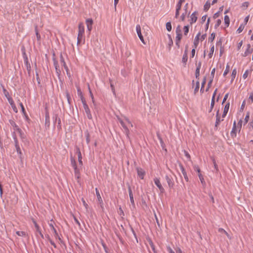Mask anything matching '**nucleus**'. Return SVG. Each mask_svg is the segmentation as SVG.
Here are the masks:
<instances>
[{
	"label": "nucleus",
	"instance_id": "39448f33",
	"mask_svg": "<svg viewBox=\"0 0 253 253\" xmlns=\"http://www.w3.org/2000/svg\"><path fill=\"white\" fill-rule=\"evenodd\" d=\"M165 178L168 184L169 187L170 189L172 188L174 185V182L173 178L170 175H166Z\"/></svg>",
	"mask_w": 253,
	"mask_h": 253
},
{
	"label": "nucleus",
	"instance_id": "c756f323",
	"mask_svg": "<svg viewBox=\"0 0 253 253\" xmlns=\"http://www.w3.org/2000/svg\"><path fill=\"white\" fill-rule=\"evenodd\" d=\"M224 23H225V24L226 25V27L229 26V23H230V19H229L228 16H227V15H225L224 16Z\"/></svg>",
	"mask_w": 253,
	"mask_h": 253
},
{
	"label": "nucleus",
	"instance_id": "a211bd4d",
	"mask_svg": "<svg viewBox=\"0 0 253 253\" xmlns=\"http://www.w3.org/2000/svg\"><path fill=\"white\" fill-rule=\"evenodd\" d=\"M76 150H77V153L78 154V161H79V164L81 165H83V162L82 160V154H81L80 150L79 148H78V147H77Z\"/></svg>",
	"mask_w": 253,
	"mask_h": 253
},
{
	"label": "nucleus",
	"instance_id": "ddd939ff",
	"mask_svg": "<svg viewBox=\"0 0 253 253\" xmlns=\"http://www.w3.org/2000/svg\"><path fill=\"white\" fill-rule=\"evenodd\" d=\"M136 32H137V34L138 35V36L139 38L140 39L141 41L142 42L144 43V39H143V36L142 35V34L141 33V27H140V26L139 25H136Z\"/></svg>",
	"mask_w": 253,
	"mask_h": 253
},
{
	"label": "nucleus",
	"instance_id": "9b49d317",
	"mask_svg": "<svg viewBox=\"0 0 253 253\" xmlns=\"http://www.w3.org/2000/svg\"><path fill=\"white\" fill-rule=\"evenodd\" d=\"M84 110L85 111V112L86 114L87 117L88 119L91 120L92 119V115L90 113V109L87 105V104H84V106H83Z\"/></svg>",
	"mask_w": 253,
	"mask_h": 253
},
{
	"label": "nucleus",
	"instance_id": "6e6d98bb",
	"mask_svg": "<svg viewBox=\"0 0 253 253\" xmlns=\"http://www.w3.org/2000/svg\"><path fill=\"white\" fill-rule=\"evenodd\" d=\"M182 38V34H176L175 40L180 41Z\"/></svg>",
	"mask_w": 253,
	"mask_h": 253
},
{
	"label": "nucleus",
	"instance_id": "e433bc0d",
	"mask_svg": "<svg viewBox=\"0 0 253 253\" xmlns=\"http://www.w3.org/2000/svg\"><path fill=\"white\" fill-rule=\"evenodd\" d=\"M166 29L168 31H170L171 30V25L170 22H168L166 24Z\"/></svg>",
	"mask_w": 253,
	"mask_h": 253
},
{
	"label": "nucleus",
	"instance_id": "72a5a7b5",
	"mask_svg": "<svg viewBox=\"0 0 253 253\" xmlns=\"http://www.w3.org/2000/svg\"><path fill=\"white\" fill-rule=\"evenodd\" d=\"M71 164L75 169V172L76 173L78 171V169H77V167L75 161L74 160H72Z\"/></svg>",
	"mask_w": 253,
	"mask_h": 253
},
{
	"label": "nucleus",
	"instance_id": "ea45409f",
	"mask_svg": "<svg viewBox=\"0 0 253 253\" xmlns=\"http://www.w3.org/2000/svg\"><path fill=\"white\" fill-rule=\"evenodd\" d=\"M253 51L252 49H247L245 52H244V54L243 55L244 56H247L249 54L251 53Z\"/></svg>",
	"mask_w": 253,
	"mask_h": 253
},
{
	"label": "nucleus",
	"instance_id": "338daca9",
	"mask_svg": "<svg viewBox=\"0 0 253 253\" xmlns=\"http://www.w3.org/2000/svg\"><path fill=\"white\" fill-rule=\"evenodd\" d=\"M66 94V97H67L68 102V103L69 104H70V99H71V98H70V94H69V93L68 92H67Z\"/></svg>",
	"mask_w": 253,
	"mask_h": 253
},
{
	"label": "nucleus",
	"instance_id": "cd10ccee",
	"mask_svg": "<svg viewBox=\"0 0 253 253\" xmlns=\"http://www.w3.org/2000/svg\"><path fill=\"white\" fill-rule=\"evenodd\" d=\"M95 191H96V196H97L98 200V201H99V202L100 203H101L102 202V198H101V196L100 195V193L99 192V191H98V190L97 188H96L95 189Z\"/></svg>",
	"mask_w": 253,
	"mask_h": 253
},
{
	"label": "nucleus",
	"instance_id": "b1692460",
	"mask_svg": "<svg viewBox=\"0 0 253 253\" xmlns=\"http://www.w3.org/2000/svg\"><path fill=\"white\" fill-rule=\"evenodd\" d=\"M45 126H47L48 127L49 126V125H50V117H49V114L48 113H46L45 114Z\"/></svg>",
	"mask_w": 253,
	"mask_h": 253
},
{
	"label": "nucleus",
	"instance_id": "dca6fc26",
	"mask_svg": "<svg viewBox=\"0 0 253 253\" xmlns=\"http://www.w3.org/2000/svg\"><path fill=\"white\" fill-rule=\"evenodd\" d=\"M128 193H129V196L131 204H132V205L133 207H134L135 204H134V199H133V194H132V190H131L130 186L128 187Z\"/></svg>",
	"mask_w": 253,
	"mask_h": 253
},
{
	"label": "nucleus",
	"instance_id": "f03ea898",
	"mask_svg": "<svg viewBox=\"0 0 253 253\" xmlns=\"http://www.w3.org/2000/svg\"><path fill=\"white\" fill-rule=\"evenodd\" d=\"M127 125H129L131 127H132V126H133L132 123L129 120V119L126 118L125 119L124 123L123 124H122L121 126H122V127L124 129L125 133H126V134L127 137L128 138L129 137L128 134H129V129L128 128V127L127 126Z\"/></svg>",
	"mask_w": 253,
	"mask_h": 253
},
{
	"label": "nucleus",
	"instance_id": "423d86ee",
	"mask_svg": "<svg viewBox=\"0 0 253 253\" xmlns=\"http://www.w3.org/2000/svg\"><path fill=\"white\" fill-rule=\"evenodd\" d=\"M154 182L155 185L157 186V187L160 190L161 193H163L165 192V189L163 187L161 183L160 182V179L158 177H155L154 178Z\"/></svg>",
	"mask_w": 253,
	"mask_h": 253
},
{
	"label": "nucleus",
	"instance_id": "5fc2aeb1",
	"mask_svg": "<svg viewBox=\"0 0 253 253\" xmlns=\"http://www.w3.org/2000/svg\"><path fill=\"white\" fill-rule=\"evenodd\" d=\"M249 3L248 1L244 2L242 4V7H244L245 9L249 6Z\"/></svg>",
	"mask_w": 253,
	"mask_h": 253
},
{
	"label": "nucleus",
	"instance_id": "4d7b16f0",
	"mask_svg": "<svg viewBox=\"0 0 253 253\" xmlns=\"http://www.w3.org/2000/svg\"><path fill=\"white\" fill-rule=\"evenodd\" d=\"M200 70L199 68L196 69L195 77L196 79H199L200 76Z\"/></svg>",
	"mask_w": 253,
	"mask_h": 253
},
{
	"label": "nucleus",
	"instance_id": "e2e57ef3",
	"mask_svg": "<svg viewBox=\"0 0 253 253\" xmlns=\"http://www.w3.org/2000/svg\"><path fill=\"white\" fill-rule=\"evenodd\" d=\"M249 117H250L249 113H248L246 115V116L245 117V124H247V122L249 121Z\"/></svg>",
	"mask_w": 253,
	"mask_h": 253
},
{
	"label": "nucleus",
	"instance_id": "6ab92c4d",
	"mask_svg": "<svg viewBox=\"0 0 253 253\" xmlns=\"http://www.w3.org/2000/svg\"><path fill=\"white\" fill-rule=\"evenodd\" d=\"M169 41L168 42V48L169 51L170 50L171 46L173 45V41L171 38V36L169 34L168 35Z\"/></svg>",
	"mask_w": 253,
	"mask_h": 253
},
{
	"label": "nucleus",
	"instance_id": "aec40b11",
	"mask_svg": "<svg viewBox=\"0 0 253 253\" xmlns=\"http://www.w3.org/2000/svg\"><path fill=\"white\" fill-rule=\"evenodd\" d=\"M219 111L217 110V111L216 112V121H215V126H217L219 124V123L221 122V121H223V119L222 120L220 119V117L219 116Z\"/></svg>",
	"mask_w": 253,
	"mask_h": 253
},
{
	"label": "nucleus",
	"instance_id": "603ef678",
	"mask_svg": "<svg viewBox=\"0 0 253 253\" xmlns=\"http://www.w3.org/2000/svg\"><path fill=\"white\" fill-rule=\"evenodd\" d=\"M198 176L199 177V179L202 184L205 183L204 178L203 177V176L201 174H198Z\"/></svg>",
	"mask_w": 253,
	"mask_h": 253
},
{
	"label": "nucleus",
	"instance_id": "58836bf2",
	"mask_svg": "<svg viewBox=\"0 0 253 253\" xmlns=\"http://www.w3.org/2000/svg\"><path fill=\"white\" fill-rule=\"evenodd\" d=\"M3 94H4V96L6 97L7 99H8V98L10 97L8 92L4 87H3Z\"/></svg>",
	"mask_w": 253,
	"mask_h": 253
},
{
	"label": "nucleus",
	"instance_id": "4be33fe9",
	"mask_svg": "<svg viewBox=\"0 0 253 253\" xmlns=\"http://www.w3.org/2000/svg\"><path fill=\"white\" fill-rule=\"evenodd\" d=\"M188 59V56H187V50L186 49L185 50L184 53L183 55L182 59V62L186 65V62L187 61Z\"/></svg>",
	"mask_w": 253,
	"mask_h": 253
},
{
	"label": "nucleus",
	"instance_id": "052dcab7",
	"mask_svg": "<svg viewBox=\"0 0 253 253\" xmlns=\"http://www.w3.org/2000/svg\"><path fill=\"white\" fill-rule=\"evenodd\" d=\"M20 106L21 107V110H22V113L24 114H26V112H25V109H24V107L23 105V104L22 103H20Z\"/></svg>",
	"mask_w": 253,
	"mask_h": 253
},
{
	"label": "nucleus",
	"instance_id": "49530a36",
	"mask_svg": "<svg viewBox=\"0 0 253 253\" xmlns=\"http://www.w3.org/2000/svg\"><path fill=\"white\" fill-rule=\"evenodd\" d=\"M221 20L220 19H218L216 21V23L214 25V28L215 29L219 27V26L221 24Z\"/></svg>",
	"mask_w": 253,
	"mask_h": 253
},
{
	"label": "nucleus",
	"instance_id": "79ce46f5",
	"mask_svg": "<svg viewBox=\"0 0 253 253\" xmlns=\"http://www.w3.org/2000/svg\"><path fill=\"white\" fill-rule=\"evenodd\" d=\"M49 225L51 228V230L54 233L55 235H57V231L55 228L54 227L53 224L52 223H49Z\"/></svg>",
	"mask_w": 253,
	"mask_h": 253
},
{
	"label": "nucleus",
	"instance_id": "3c124183",
	"mask_svg": "<svg viewBox=\"0 0 253 253\" xmlns=\"http://www.w3.org/2000/svg\"><path fill=\"white\" fill-rule=\"evenodd\" d=\"M194 169L198 172V173H200V169L197 165H194L193 167Z\"/></svg>",
	"mask_w": 253,
	"mask_h": 253
},
{
	"label": "nucleus",
	"instance_id": "37998d69",
	"mask_svg": "<svg viewBox=\"0 0 253 253\" xmlns=\"http://www.w3.org/2000/svg\"><path fill=\"white\" fill-rule=\"evenodd\" d=\"M229 66L228 65H226V69L223 73V76H225L229 71Z\"/></svg>",
	"mask_w": 253,
	"mask_h": 253
},
{
	"label": "nucleus",
	"instance_id": "a19ab883",
	"mask_svg": "<svg viewBox=\"0 0 253 253\" xmlns=\"http://www.w3.org/2000/svg\"><path fill=\"white\" fill-rule=\"evenodd\" d=\"M236 74H237L236 69H233L232 72V75H231L232 80H233L235 79Z\"/></svg>",
	"mask_w": 253,
	"mask_h": 253
},
{
	"label": "nucleus",
	"instance_id": "4c0bfd02",
	"mask_svg": "<svg viewBox=\"0 0 253 253\" xmlns=\"http://www.w3.org/2000/svg\"><path fill=\"white\" fill-rule=\"evenodd\" d=\"M215 34L214 33L211 34V36L209 38V42H212L215 38Z\"/></svg>",
	"mask_w": 253,
	"mask_h": 253
},
{
	"label": "nucleus",
	"instance_id": "1a4fd4ad",
	"mask_svg": "<svg viewBox=\"0 0 253 253\" xmlns=\"http://www.w3.org/2000/svg\"><path fill=\"white\" fill-rule=\"evenodd\" d=\"M24 63L26 66L27 70L28 71V74L30 75L31 70V67L30 63L28 61V59L25 53H24Z\"/></svg>",
	"mask_w": 253,
	"mask_h": 253
},
{
	"label": "nucleus",
	"instance_id": "f8f14e48",
	"mask_svg": "<svg viewBox=\"0 0 253 253\" xmlns=\"http://www.w3.org/2000/svg\"><path fill=\"white\" fill-rule=\"evenodd\" d=\"M85 22L86 24L87 30L88 31L89 33H90L92 28L93 20L92 19L88 18L86 20Z\"/></svg>",
	"mask_w": 253,
	"mask_h": 253
},
{
	"label": "nucleus",
	"instance_id": "a878e982",
	"mask_svg": "<svg viewBox=\"0 0 253 253\" xmlns=\"http://www.w3.org/2000/svg\"><path fill=\"white\" fill-rule=\"evenodd\" d=\"M216 91H217V89H216L214 90L213 95H212V99H211V109L213 108L214 105V97H215V96L216 94Z\"/></svg>",
	"mask_w": 253,
	"mask_h": 253
},
{
	"label": "nucleus",
	"instance_id": "864d4df0",
	"mask_svg": "<svg viewBox=\"0 0 253 253\" xmlns=\"http://www.w3.org/2000/svg\"><path fill=\"white\" fill-rule=\"evenodd\" d=\"M229 105H230V103L229 102H228L225 106L224 108V111H225V112H228V110H229Z\"/></svg>",
	"mask_w": 253,
	"mask_h": 253
},
{
	"label": "nucleus",
	"instance_id": "4468645a",
	"mask_svg": "<svg viewBox=\"0 0 253 253\" xmlns=\"http://www.w3.org/2000/svg\"><path fill=\"white\" fill-rule=\"evenodd\" d=\"M179 167L180 169V170L181 171V172L182 173V174H183V175L184 176L185 180L186 181H188L189 178H188V175L187 174V173L186 172V170H185L183 165L181 164H179Z\"/></svg>",
	"mask_w": 253,
	"mask_h": 253
},
{
	"label": "nucleus",
	"instance_id": "0e129e2a",
	"mask_svg": "<svg viewBox=\"0 0 253 253\" xmlns=\"http://www.w3.org/2000/svg\"><path fill=\"white\" fill-rule=\"evenodd\" d=\"M228 95H229V93H226L224 95V97L223 99L222 100V104H223L225 102V101L226 100V99H227V98L228 97Z\"/></svg>",
	"mask_w": 253,
	"mask_h": 253
},
{
	"label": "nucleus",
	"instance_id": "c03bdc74",
	"mask_svg": "<svg viewBox=\"0 0 253 253\" xmlns=\"http://www.w3.org/2000/svg\"><path fill=\"white\" fill-rule=\"evenodd\" d=\"M199 82L198 81H197L196 82V86L195 87V89H194V93H196V92L198 91L199 89Z\"/></svg>",
	"mask_w": 253,
	"mask_h": 253
},
{
	"label": "nucleus",
	"instance_id": "bb28decb",
	"mask_svg": "<svg viewBox=\"0 0 253 253\" xmlns=\"http://www.w3.org/2000/svg\"><path fill=\"white\" fill-rule=\"evenodd\" d=\"M60 62L63 67L67 66L64 58L62 53L60 55Z\"/></svg>",
	"mask_w": 253,
	"mask_h": 253
},
{
	"label": "nucleus",
	"instance_id": "09e8293b",
	"mask_svg": "<svg viewBox=\"0 0 253 253\" xmlns=\"http://www.w3.org/2000/svg\"><path fill=\"white\" fill-rule=\"evenodd\" d=\"M7 100L9 104L12 106V107H13V106L14 105V101L11 97L8 98Z\"/></svg>",
	"mask_w": 253,
	"mask_h": 253
},
{
	"label": "nucleus",
	"instance_id": "412c9836",
	"mask_svg": "<svg viewBox=\"0 0 253 253\" xmlns=\"http://www.w3.org/2000/svg\"><path fill=\"white\" fill-rule=\"evenodd\" d=\"M33 220V222L35 225V227L36 229V231L39 233V234L41 235V236L42 237H43V235L42 234V232L41 231V230H40V228L39 227V226L38 225V224L37 223V222H36V221L34 220V219H32Z\"/></svg>",
	"mask_w": 253,
	"mask_h": 253
},
{
	"label": "nucleus",
	"instance_id": "a18cd8bd",
	"mask_svg": "<svg viewBox=\"0 0 253 253\" xmlns=\"http://www.w3.org/2000/svg\"><path fill=\"white\" fill-rule=\"evenodd\" d=\"M212 162H213V164L214 165V168L215 170H216V172L218 171V167L216 163L215 159L213 158L212 159Z\"/></svg>",
	"mask_w": 253,
	"mask_h": 253
},
{
	"label": "nucleus",
	"instance_id": "f704fd0d",
	"mask_svg": "<svg viewBox=\"0 0 253 253\" xmlns=\"http://www.w3.org/2000/svg\"><path fill=\"white\" fill-rule=\"evenodd\" d=\"M184 35L186 36L189 32V25L184 26L183 27Z\"/></svg>",
	"mask_w": 253,
	"mask_h": 253
},
{
	"label": "nucleus",
	"instance_id": "c9c22d12",
	"mask_svg": "<svg viewBox=\"0 0 253 253\" xmlns=\"http://www.w3.org/2000/svg\"><path fill=\"white\" fill-rule=\"evenodd\" d=\"M214 45H212L211 49H210V53H209L208 54V56L209 57V58H211L213 55V52H214Z\"/></svg>",
	"mask_w": 253,
	"mask_h": 253
},
{
	"label": "nucleus",
	"instance_id": "0eeeda50",
	"mask_svg": "<svg viewBox=\"0 0 253 253\" xmlns=\"http://www.w3.org/2000/svg\"><path fill=\"white\" fill-rule=\"evenodd\" d=\"M78 37H79L80 38H83L84 34V28L83 23H81L79 24L78 26Z\"/></svg>",
	"mask_w": 253,
	"mask_h": 253
},
{
	"label": "nucleus",
	"instance_id": "5701e85b",
	"mask_svg": "<svg viewBox=\"0 0 253 253\" xmlns=\"http://www.w3.org/2000/svg\"><path fill=\"white\" fill-rule=\"evenodd\" d=\"M236 122L234 121V122L233 123V128H232L231 132V135L232 137H235L236 136Z\"/></svg>",
	"mask_w": 253,
	"mask_h": 253
},
{
	"label": "nucleus",
	"instance_id": "473e14b6",
	"mask_svg": "<svg viewBox=\"0 0 253 253\" xmlns=\"http://www.w3.org/2000/svg\"><path fill=\"white\" fill-rule=\"evenodd\" d=\"M16 234L19 236H21V237H24L26 236V233L24 231H17L16 232Z\"/></svg>",
	"mask_w": 253,
	"mask_h": 253
},
{
	"label": "nucleus",
	"instance_id": "9d476101",
	"mask_svg": "<svg viewBox=\"0 0 253 253\" xmlns=\"http://www.w3.org/2000/svg\"><path fill=\"white\" fill-rule=\"evenodd\" d=\"M53 65L55 67L56 74L59 76L61 73V70L58 65V61L54 58H53Z\"/></svg>",
	"mask_w": 253,
	"mask_h": 253
},
{
	"label": "nucleus",
	"instance_id": "13d9d810",
	"mask_svg": "<svg viewBox=\"0 0 253 253\" xmlns=\"http://www.w3.org/2000/svg\"><path fill=\"white\" fill-rule=\"evenodd\" d=\"M248 73H249V71L247 70H246L245 73H244V74L243 75V78L244 79H246L248 76Z\"/></svg>",
	"mask_w": 253,
	"mask_h": 253
},
{
	"label": "nucleus",
	"instance_id": "de8ad7c7",
	"mask_svg": "<svg viewBox=\"0 0 253 253\" xmlns=\"http://www.w3.org/2000/svg\"><path fill=\"white\" fill-rule=\"evenodd\" d=\"M186 14H187V12H184L180 16V20L182 21H184L185 20Z\"/></svg>",
	"mask_w": 253,
	"mask_h": 253
},
{
	"label": "nucleus",
	"instance_id": "680f3d73",
	"mask_svg": "<svg viewBox=\"0 0 253 253\" xmlns=\"http://www.w3.org/2000/svg\"><path fill=\"white\" fill-rule=\"evenodd\" d=\"M181 34L180 26H178L176 29V34Z\"/></svg>",
	"mask_w": 253,
	"mask_h": 253
},
{
	"label": "nucleus",
	"instance_id": "8fccbe9b",
	"mask_svg": "<svg viewBox=\"0 0 253 253\" xmlns=\"http://www.w3.org/2000/svg\"><path fill=\"white\" fill-rule=\"evenodd\" d=\"M249 102L250 103H252L253 102V92L250 93V96L249 97Z\"/></svg>",
	"mask_w": 253,
	"mask_h": 253
},
{
	"label": "nucleus",
	"instance_id": "774afa93",
	"mask_svg": "<svg viewBox=\"0 0 253 253\" xmlns=\"http://www.w3.org/2000/svg\"><path fill=\"white\" fill-rule=\"evenodd\" d=\"M188 3H186L184 6V12H187V11H188Z\"/></svg>",
	"mask_w": 253,
	"mask_h": 253
},
{
	"label": "nucleus",
	"instance_id": "bf43d9fd",
	"mask_svg": "<svg viewBox=\"0 0 253 253\" xmlns=\"http://www.w3.org/2000/svg\"><path fill=\"white\" fill-rule=\"evenodd\" d=\"M218 232L222 234H227V232L224 229L221 228L218 229Z\"/></svg>",
	"mask_w": 253,
	"mask_h": 253
},
{
	"label": "nucleus",
	"instance_id": "7c9ffc66",
	"mask_svg": "<svg viewBox=\"0 0 253 253\" xmlns=\"http://www.w3.org/2000/svg\"><path fill=\"white\" fill-rule=\"evenodd\" d=\"M35 32H36L37 39L38 41H40L41 40V36L38 32L37 26H35Z\"/></svg>",
	"mask_w": 253,
	"mask_h": 253
},
{
	"label": "nucleus",
	"instance_id": "f3484780",
	"mask_svg": "<svg viewBox=\"0 0 253 253\" xmlns=\"http://www.w3.org/2000/svg\"><path fill=\"white\" fill-rule=\"evenodd\" d=\"M53 120L54 124H55L56 122H58V128L59 129H60L61 127V120H60V119L58 117L57 115H55L53 117Z\"/></svg>",
	"mask_w": 253,
	"mask_h": 253
},
{
	"label": "nucleus",
	"instance_id": "393cba45",
	"mask_svg": "<svg viewBox=\"0 0 253 253\" xmlns=\"http://www.w3.org/2000/svg\"><path fill=\"white\" fill-rule=\"evenodd\" d=\"M200 35H201L200 33H199L195 37L194 42V44L195 46V48H196L197 46V45L198 44L199 41V37L200 36Z\"/></svg>",
	"mask_w": 253,
	"mask_h": 253
},
{
	"label": "nucleus",
	"instance_id": "c85d7f7f",
	"mask_svg": "<svg viewBox=\"0 0 253 253\" xmlns=\"http://www.w3.org/2000/svg\"><path fill=\"white\" fill-rule=\"evenodd\" d=\"M210 6H211L210 2H209V1H207L204 6V10L206 11H207L208 10H209Z\"/></svg>",
	"mask_w": 253,
	"mask_h": 253
},
{
	"label": "nucleus",
	"instance_id": "20e7f679",
	"mask_svg": "<svg viewBox=\"0 0 253 253\" xmlns=\"http://www.w3.org/2000/svg\"><path fill=\"white\" fill-rule=\"evenodd\" d=\"M198 12L197 11H195L190 15V19L189 20V22L191 25L197 21L198 19Z\"/></svg>",
	"mask_w": 253,
	"mask_h": 253
},
{
	"label": "nucleus",
	"instance_id": "6e6552de",
	"mask_svg": "<svg viewBox=\"0 0 253 253\" xmlns=\"http://www.w3.org/2000/svg\"><path fill=\"white\" fill-rule=\"evenodd\" d=\"M184 1L185 0H179L176 4L175 15L176 18H177L179 15V11L181 9L182 3L184 2Z\"/></svg>",
	"mask_w": 253,
	"mask_h": 253
},
{
	"label": "nucleus",
	"instance_id": "2f4dec72",
	"mask_svg": "<svg viewBox=\"0 0 253 253\" xmlns=\"http://www.w3.org/2000/svg\"><path fill=\"white\" fill-rule=\"evenodd\" d=\"M244 27H245V25H244L243 24H241L240 26H239V27L238 28V29H237V32L239 34L241 33L243 31V30H244Z\"/></svg>",
	"mask_w": 253,
	"mask_h": 253
},
{
	"label": "nucleus",
	"instance_id": "f257e3e1",
	"mask_svg": "<svg viewBox=\"0 0 253 253\" xmlns=\"http://www.w3.org/2000/svg\"><path fill=\"white\" fill-rule=\"evenodd\" d=\"M9 123L13 129V132L12 133V136L14 133L16 135V132H17L19 135L21 141L24 143L25 145H28L29 142L26 136V135L23 132V131L16 125V124L13 120H10Z\"/></svg>",
	"mask_w": 253,
	"mask_h": 253
},
{
	"label": "nucleus",
	"instance_id": "7ed1b4c3",
	"mask_svg": "<svg viewBox=\"0 0 253 253\" xmlns=\"http://www.w3.org/2000/svg\"><path fill=\"white\" fill-rule=\"evenodd\" d=\"M13 139L14 140V145L16 150V152L17 154H19V157L21 158L22 154V151L21 150L17 136L15 135L14 133L13 134Z\"/></svg>",
	"mask_w": 253,
	"mask_h": 253
},
{
	"label": "nucleus",
	"instance_id": "69168bd1",
	"mask_svg": "<svg viewBox=\"0 0 253 253\" xmlns=\"http://www.w3.org/2000/svg\"><path fill=\"white\" fill-rule=\"evenodd\" d=\"M81 101H82L83 106H84V104H86L85 100L83 95H81Z\"/></svg>",
	"mask_w": 253,
	"mask_h": 253
},
{
	"label": "nucleus",
	"instance_id": "2eb2a0df",
	"mask_svg": "<svg viewBox=\"0 0 253 253\" xmlns=\"http://www.w3.org/2000/svg\"><path fill=\"white\" fill-rule=\"evenodd\" d=\"M137 172L138 175L139 176V177L143 179L144 178V176L145 175V171L144 170L141 169V168H137Z\"/></svg>",
	"mask_w": 253,
	"mask_h": 253
}]
</instances>
